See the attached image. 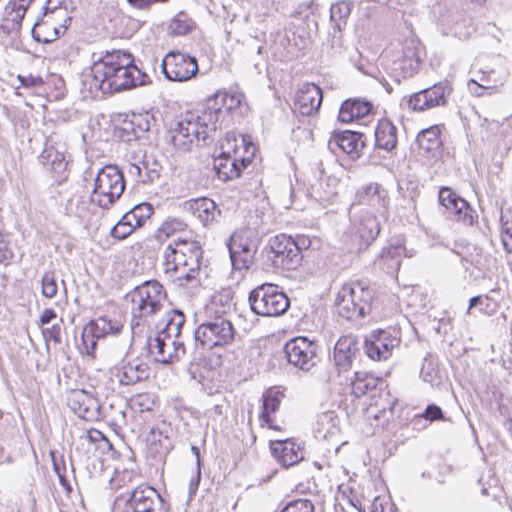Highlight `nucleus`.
I'll use <instances>...</instances> for the list:
<instances>
[{
  "label": "nucleus",
  "instance_id": "obj_1",
  "mask_svg": "<svg viewBox=\"0 0 512 512\" xmlns=\"http://www.w3.org/2000/svg\"><path fill=\"white\" fill-rule=\"evenodd\" d=\"M202 259L199 242L178 238L165 248L163 265L166 273L178 274L177 281L183 286L198 280Z\"/></svg>",
  "mask_w": 512,
  "mask_h": 512
},
{
  "label": "nucleus",
  "instance_id": "obj_2",
  "mask_svg": "<svg viewBox=\"0 0 512 512\" xmlns=\"http://www.w3.org/2000/svg\"><path fill=\"white\" fill-rule=\"evenodd\" d=\"M131 301V329L134 331L143 318L152 316L161 310L166 299L163 285L157 280H148L134 287L126 295Z\"/></svg>",
  "mask_w": 512,
  "mask_h": 512
},
{
  "label": "nucleus",
  "instance_id": "obj_3",
  "mask_svg": "<svg viewBox=\"0 0 512 512\" xmlns=\"http://www.w3.org/2000/svg\"><path fill=\"white\" fill-rule=\"evenodd\" d=\"M372 299L373 291L358 281L343 285L335 304L341 317L354 320L370 314Z\"/></svg>",
  "mask_w": 512,
  "mask_h": 512
},
{
  "label": "nucleus",
  "instance_id": "obj_4",
  "mask_svg": "<svg viewBox=\"0 0 512 512\" xmlns=\"http://www.w3.org/2000/svg\"><path fill=\"white\" fill-rule=\"evenodd\" d=\"M206 123L208 122L202 119V113L197 116L189 113L169 131V140L176 149L181 151L190 150L194 143L205 144L211 134L216 132L215 129L205 125Z\"/></svg>",
  "mask_w": 512,
  "mask_h": 512
},
{
  "label": "nucleus",
  "instance_id": "obj_5",
  "mask_svg": "<svg viewBox=\"0 0 512 512\" xmlns=\"http://www.w3.org/2000/svg\"><path fill=\"white\" fill-rule=\"evenodd\" d=\"M124 189L122 172L115 165H106L98 171L94 179L91 201L100 208L108 209L120 198Z\"/></svg>",
  "mask_w": 512,
  "mask_h": 512
},
{
  "label": "nucleus",
  "instance_id": "obj_6",
  "mask_svg": "<svg viewBox=\"0 0 512 512\" xmlns=\"http://www.w3.org/2000/svg\"><path fill=\"white\" fill-rule=\"evenodd\" d=\"M251 310L259 316L277 317L284 314L290 301L277 285L264 283L254 288L248 297Z\"/></svg>",
  "mask_w": 512,
  "mask_h": 512
},
{
  "label": "nucleus",
  "instance_id": "obj_7",
  "mask_svg": "<svg viewBox=\"0 0 512 512\" xmlns=\"http://www.w3.org/2000/svg\"><path fill=\"white\" fill-rule=\"evenodd\" d=\"M169 510V503L154 487L140 484L129 493L123 506L120 498L116 499L112 512H169Z\"/></svg>",
  "mask_w": 512,
  "mask_h": 512
},
{
  "label": "nucleus",
  "instance_id": "obj_8",
  "mask_svg": "<svg viewBox=\"0 0 512 512\" xmlns=\"http://www.w3.org/2000/svg\"><path fill=\"white\" fill-rule=\"evenodd\" d=\"M122 54L121 50L106 51L104 55L93 60L91 74L88 76L90 80H87L91 92L100 91L103 94H112L111 86L117 76V70L122 67L120 64ZM95 56L93 54V58Z\"/></svg>",
  "mask_w": 512,
  "mask_h": 512
},
{
  "label": "nucleus",
  "instance_id": "obj_9",
  "mask_svg": "<svg viewBox=\"0 0 512 512\" xmlns=\"http://www.w3.org/2000/svg\"><path fill=\"white\" fill-rule=\"evenodd\" d=\"M351 233L357 240L359 251L367 249L380 233L378 218L367 207L352 205L350 209Z\"/></svg>",
  "mask_w": 512,
  "mask_h": 512
},
{
  "label": "nucleus",
  "instance_id": "obj_10",
  "mask_svg": "<svg viewBox=\"0 0 512 512\" xmlns=\"http://www.w3.org/2000/svg\"><path fill=\"white\" fill-rule=\"evenodd\" d=\"M234 336L235 330L231 321L222 315L201 323L194 332L196 342L208 349L231 344Z\"/></svg>",
  "mask_w": 512,
  "mask_h": 512
},
{
  "label": "nucleus",
  "instance_id": "obj_11",
  "mask_svg": "<svg viewBox=\"0 0 512 512\" xmlns=\"http://www.w3.org/2000/svg\"><path fill=\"white\" fill-rule=\"evenodd\" d=\"M228 249L234 269H249L254 263L258 249V240L254 231L249 228L235 231L229 239Z\"/></svg>",
  "mask_w": 512,
  "mask_h": 512
},
{
  "label": "nucleus",
  "instance_id": "obj_12",
  "mask_svg": "<svg viewBox=\"0 0 512 512\" xmlns=\"http://www.w3.org/2000/svg\"><path fill=\"white\" fill-rule=\"evenodd\" d=\"M243 99L244 95L240 92L227 93L226 91H218L208 97L205 108L202 110V119L208 122L205 125L217 130L225 113L239 108Z\"/></svg>",
  "mask_w": 512,
  "mask_h": 512
},
{
  "label": "nucleus",
  "instance_id": "obj_13",
  "mask_svg": "<svg viewBox=\"0 0 512 512\" xmlns=\"http://www.w3.org/2000/svg\"><path fill=\"white\" fill-rule=\"evenodd\" d=\"M269 246L272 256L270 257L275 269L291 271L297 269L302 262L303 256L298 251L294 239L286 234H279L270 239Z\"/></svg>",
  "mask_w": 512,
  "mask_h": 512
},
{
  "label": "nucleus",
  "instance_id": "obj_14",
  "mask_svg": "<svg viewBox=\"0 0 512 512\" xmlns=\"http://www.w3.org/2000/svg\"><path fill=\"white\" fill-rule=\"evenodd\" d=\"M401 342L399 332L394 329H375L365 336L364 351L374 361H385Z\"/></svg>",
  "mask_w": 512,
  "mask_h": 512
},
{
  "label": "nucleus",
  "instance_id": "obj_15",
  "mask_svg": "<svg viewBox=\"0 0 512 512\" xmlns=\"http://www.w3.org/2000/svg\"><path fill=\"white\" fill-rule=\"evenodd\" d=\"M161 66L164 76L177 82L188 81L199 71L197 59L180 52H169L163 58Z\"/></svg>",
  "mask_w": 512,
  "mask_h": 512
},
{
  "label": "nucleus",
  "instance_id": "obj_16",
  "mask_svg": "<svg viewBox=\"0 0 512 512\" xmlns=\"http://www.w3.org/2000/svg\"><path fill=\"white\" fill-rule=\"evenodd\" d=\"M62 146L58 145L52 138L45 141L44 149L39 156V162L46 172L58 185L62 184L68 178V162L65 159Z\"/></svg>",
  "mask_w": 512,
  "mask_h": 512
},
{
  "label": "nucleus",
  "instance_id": "obj_17",
  "mask_svg": "<svg viewBox=\"0 0 512 512\" xmlns=\"http://www.w3.org/2000/svg\"><path fill=\"white\" fill-rule=\"evenodd\" d=\"M146 345L154 360L162 364H173L185 355L183 342L170 339L158 332L155 336L148 337Z\"/></svg>",
  "mask_w": 512,
  "mask_h": 512
},
{
  "label": "nucleus",
  "instance_id": "obj_18",
  "mask_svg": "<svg viewBox=\"0 0 512 512\" xmlns=\"http://www.w3.org/2000/svg\"><path fill=\"white\" fill-rule=\"evenodd\" d=\"M316 351L317 345L306 337H296L284 347L288 362L303 371H309L316 365Z\"/></svg>",
  "mask_w": 512,
  "mask_h": 512
},
{
  "label": "nucleus",
  "instance_id": "obj_19",
  "mask_svg": "<svg viewBox=\"0 0 512 512\" xmlns=\"http://www.w3.org/2000/svg\"><path fill=\"white\" fill-rule=\"evenodd\" d=\"M123 324L119 320L108 317H98L91 320L83 328L81 334L82 344L88 355H92L97 345V340L106 335H116L121 332Z\"/></svg>",
  "mask_w": 512,
  "mask_h": 512
},
{
  "label": "nucleus",
  "instance_id": "obj_20",
  "mask_svg": "<svg viewBox=\"0 0 512 512\" xmlns=\"http://www.w3.org/2000/svg\"><path fill=\"white\" fill-rule=\"evenodd\" d=\"M120 64L122 67L117 70V76L111 86L112 93L132 89L146 83L148 75L133 63V56L129 52L123 51Z\"/></svg>",
  "mask_w": 512,
  "mask_h": 512
},
{
  "label": "nucleus",
  "instance_id": "obj_21",
  "mask_svg": "<svg viewBox=\"0 0 512 512\" xmlns=\"http://www.w3.org/2000/svg\"><path fill=\"white\" fill-rule=\"evenodd\" d=\"M110 375L115 377L121 386H132L149 377V367L139 359L123 358L110 369Z\"/></svg>",
  "mask_w": 512,
  "mask_h": 512
},
{
  "label": "nucleus",
  "instance_id": "obj_22",
  "mask_svg": "<svg viewBox=\"0 0 512 512\" xmlns=\"http://www.w3.org/2000/svg\"><path fill=\"white\" fill-rule=\"evenodd\" d=\"M237 153V150H234V156H232L228 152H222L214 158L213 166L218 179L229 181L238 178L242 170L249 166L251 163L250 156L239 157Z\"/></svg>",
  "mask_w": 512,
  "mask_h": 512
},
{
  "label": "nucleus",
  "instance_id": "obj_23",
  "mask_svg": "<svg viewBox=\"0 0 512 512\" xmlns=\"http://www.w3.org/2000/svg\"><path fill=\"white\" fill-rule=\"evenodd\" d=\"M71 407L78 416L86 421L101 420L100 400L93 395L78 390L71 396Z\"/></svg>",
  "mask_w": 512,
  "mask_h": 512
},
{
  "label": "nucleus",
  "instance_id": "obj_24",
  "mask_svg": "<svg viewBox=\"0 0 512 512\" xmlns=\"http://www.w3.org/2000/svg\"><path fill=\"white\" fill-rule=\"evenodd\" d=\"M273 457L284 468L296 465L303 459V453L298 443L291 439L270 441Z\"/></svg>",
  "mask_w": 512,
  "mask_h": 512
},
{
  "label": "nucleus",
  "instance_id": "obj_25",
  "mask_svg": "<svg viewBox=\"0 0 512 512\" xmlns=\"http://www.w3.org/2000/svg\"><path fill=\"white\" fill-rule=\"evenodd\" d=\"M367 137L362 132L346 130L335 133L329 140V145L335 144L352 159L360 157L366 146Z\"/></svg>",
  "mask_w": 512,
  "mask_h": 512
},
{
  "label": "nucleus",
  "instance_id": "obj_26",
  "mask_svg": "<svg viewBox=\"0 0 512 512\" xmlns=\"http://www.w3.org/2000/svg\"><path fill=\"white\" fill-rule=\"evenodd\" d=\"M416 144L420 153L427 158H440L443 151V142L440 128L437 125L420 131L416 137Z\"/></svg>",
  "mask_w": 512,
  "mask_h": 512
},
{
  "label": "nucleus",
  "instance_id": "obj_27",
  "mask_svg": "<svg viewBox=\"0 0 512 512\" xmlns=\"http://www.w3.org/2000/svg\"><path fill=\"white\" fill-rule=\"evenodd\" d=\"M322 90L313 83H307L297 92L295 106L305 116L318 111L322 103Z\"/></svg>",
  "mask_w": 512,
  "mask_h": 512
},
{
  "label": "nucleus",
  "instance_id": "obj_28",
  "mask_svg": "<svg viewBox=\"0 0 512 512\" xmlns=\"http://www.w3.org/2000/svg\"><path fill=\"white\" fill-rule=\"evenodd\" d=\"M185 208L198 218L204 226L217 222L221 216V210L217 204L206 197L187 201Z\"/></svg>",
  "mask_w": 512,
  "mask_h": 512
},
{
  "label": "nucleus",
  "instance_id": "obj_29",
  "mask_svg": "<svg viewBox=\"0 0 512 512\" xmlns=\"http://www.w3.org/2000/svg\"><path fill=\"white\" fill-rule=\"evenodd\" d=\"M359 352L358 342L352 335L342 336L334 347V363L340 370L351 367L352 361Z\"/></svg>",
  "mask_w": 512,
  "mask_h": 512
},
{
  "label": "nucleus",
  "instance_id": "obj_30",
  "mask_svg": "<svg viewBox=\"0 0 512 512\" xmlns=\"http://www.w3.org/2000/svg\"><path fill=\"white\" fill-rule=\"evenodd\" d=\"M373 109V104L360 98H350L345 100L339 110L338 119L343 123L352 122L368 116Z\"/></svg>",
  "mask_w": 512,
  "mask_h": 512
},
{
  "label": "nucleus",
  "instance_id": "obj_31",
  "mask_svg": "<svg viewBox=\"0 0 512 512\" xmlns=\"http://www.w3.org/2000/svg\"><path fill=\"white\" fill-rule=\"evenodd\" d=\"M284 398V392L277 387H270L262 395L263 404L260 420L270 429L279 430L280 427L273 423L271 414L278 411L281 401Z\"/></svg>",
  "mask_w": 512,
  "mask_h": 512
},
{
  "label": "nucleus",
  "instance_id": "obj_32",
  "mask_svg": "<svg viewBox=\"0 0 512 512\" xmlns=\"http://www.w3.org/2000/svg\"><path fill=\"white\" fill-rule=\"evenodd\" d=\"M66 30V24L55 26L54 21H50L41 15L34 23L31 32L37 42L51 43L64 34Z\"/></svg>",
  "mask_w": 512,
  "mask_h": 512
},
{
  "label": "nucleus",
  "instance_id": "obj_33",
  "mask_svg": "<svg viewBox=\"0 0 512 512\" xmlns=\"http://www.w3.org/2000/svg\"><path fill=\"white\" fill-rule=\"evenodd\" d=\"M375 147L390 152L397 146V128L387 118H382L374 132Z\"/></svg>",
  "mask_w": 512,
  "mask_h": 512
},
{
  "label": "nucleus",
  "instance_id": "obj_34",
  "mask_svg": "<svg viewBox=\"0 0 512 512\" xmlns=\"http://www.w3.org/2000/svg\"><path fill=\"white\" fill-rule=\"evenodd\" d=\"M126 402L118 395L107 397L100 401L101 419L110 418L114 422H124L126 419Z\"/></svg>",
  "mask_w": 512,
  "mask_h": 512
},
{
  "label": "nucleus",
  "instance_id": "obj_35",
  "mask_svg": "<svg viewBox=\"0 0 512 512\" xmlns=\"http://www.w3.org/2000/svg\"><path fill=\"white\" fill-rule=\"evenodd\" d=\"M358 203L356 205L365 207L385 206V199L381 195L380 186L376 183H370L364 186L356 194Z\"/></svg>",
  "mask_w": 512,
  "mask_h": 512
},
{
  "label": "nucleus",
  "instance_id": "obj_36",
  "mask_svg": "<svg viewBox=\"0 0 512 512\" xmlns=\"http://www.w3.org/2000/svg\"><path fill=\"white\" fill-rule=\"evenodd\" d=\"M184 323L185 316L183 312L173 309L166 314L165 326L158 333L165 335L170 339L178 340Z\"/></svg>",
  "mask_w": 512,
  "mask_h": 512
},
{
  "label": "nucleus",
  "instance_id": "obj_37",
  "mask_svg": "<svg viewBox=\"0 0 512 512\" xmlns=\"http://www.w3.org/2000/svg\"><path fill=\"white\" fill-rule=\"evenodd\" d=\"M27 9L24 8L23 4L18 2L9 1L6 6V17L4 19L3 28L9 31H18L21 27L22 20L26 14Z\"/></svg>",
  "mask_w": 512,
  "mask_h": 512
},
{
  "label": "nucleus",
  "instance_id": "obj_38",
  "mask_svg": "<svg viewBox=\"0 0 512 512\" xmlns=\"http://www.w3.org/2000/svg\"><path fill=\"white\" fill-rule=\"evenodd\" d=\"M234 306L233 295L230 290H223L215 295L211 299L210 305L207 307V312L210 314L224 316L227 311L231 310Z\"/></svg>",
  "mask_w": 512,
  "mask_h": 512
},
{
  "label": "nucleus",
  "instance_id": "obj_39",
  "mask_svg": "<svg viewBox=\"0 0 512 512\" xmlns=\"http://www.w3.org/2000/svg\"><path fill=\"white\" fill-rule=\"evenodd\" d=\"M378 379L365 372H356L351 383L352 393L360 398L377 387Z\"/></svg>",
  "mask_w": 512,
  "mask_h": 512
},
{
  "label": "nucleus",
  "instance_id": "obj_40",
  "mask_svg": "<svg viewBox=\"0 0 512 512\" xmlns=\"http://www.w3.org/2000/svg\"><path fill=\"white\" fill-rule=\"evenodd\" d=\"M423 49L420 43L411 39L405 43L403 47V64H407L410 71L414 72L418 69L422 60Z\"/></svg>",
  "mask_w": 512,
  "mask_h": 512
},
{
  "label": "nucleus",
  "instance_id": "obj_41",
  "mask_svg": "<svg viewBox=\"0 0 512 512\" xmlns=\"http://www.w3.org/2000/svg\"><path fill=\"white\" fill-rule=\"evenodd\" d=\"M193 29V21L184 12L177 14L168 27L169 34L172 36H183Z\"/></svg>",
  "mask_w": 512,
  "mask_h": 512
},
{
  "label": "nucleus",
  "instance_id": "obj_42",
  "mask_svg": "<svg viewBox=\"0 0 512 512\" xmlns=\"http://www.w3.org/2000/svg\"><path fill=\"white\" fill-rule=\"evenodd\" d=\"M406 103L409 109L416 112L426 111L435 107L425 89L410 95Z\"/></svg>",
  "mask_w": 512,
  "mask_h": 512
},
{
  "label": "nucleus",
  "instance_id": "obj_43",
  "mask_svg": "<svg viewBox=\"0 0 512 512\" xmlns=\"http://www.w3.org/2000/svg\"><path fill=\"white\" fill-rule=\"evenodd\" d=\"M351 13V5L345 1L337 2L331 6L330 19L334 27L338 30L342 29V25H345L346 19Z\"/></svg>",
  "mask_w": 512,
  "mask_h": 512
},
{
  "label": "nucleus",
  "instance_id": "obj_44",
  "mask_svg": "<svg viewBox=\"0 0 512 512\" xmlns=\"http://www.w3.org/2000/svg\"><path fill=\"white\" fill-rule=\"evenodd\" d=\"M453 219L465 225L472 226L477 221L478 215L468 202L463 199L462 201H458V207L453 214Z\"/></svg>",
  "mask_w": 512,
  "mask_h": 512
},
{
  "label": "nucleus",
  "instance_id": "obj_45",
  "mask_svg": "<svg viewBox=\"0 0 512 512\" xmlns=\"http://www.w3.org/2000/svg\"><path fill=\"white\" fill-rule=\"evenodd\" d=\"M435 107L446 104V98L451 93V87L447 82H439L425 89Z\"/></svg>",
  "mask_w": 512,
  "mask_h": 512
},
{
  "label": "nucleus",
  "instance_id": "obj_46",
  "mask_svg": "<svg viewBox=\"0 0 512 512\" xmlns=\"http://www.w3.org/2000/svg\"><path fill=\"white\" fill-rule=\"evenodd\" d=\"M42 295L46 298H53L57 294V282L54 272L47 271L41 279Z\"/></svg>",
  "mask_w": 512,
  "mask_h": 512
},
{
  "label": "nucleus",
  "instance_id": "obj_47",
  "mask_svg": "<svg viewBox=\"0 0 512 512\" xmlns=\"http://www.w3.org/2000/svg\"><path fill=\"white\" fill-rule=\"evenodd\" d=\"M422 419L428 420L430 422L443 420L444 414L442 409L438 405L429 404L421 414L416 415L413 418V422L416 423L418 421H421Z\"/></svg>",
  "mask_w": 512,
  "mask_h": 512
},
{
  "label": "nucleus",
  "instance_id": "obj_48",
  "mask_svg": "<svg viewBox=\"0 0 512 512\" xmlns=\"http://www.w3.org/2000/svg\"><path fill=\"white\" fill-rule=\"evenodd\" d=\"M281 512H314L313 503L304 498L290 501Z\"/></svg>",
  "mask_w": 512,
  "mask_h": 512
},
{
  "label": "nucleus",
  "instance_id": "obj_49",
  "mask_svg": "<svg viewBox=\"0 0 512 512\" xmlns=\"http://www.w3.org/2000/svg\"><path fill=\"white\" fill-rule=\"evenodd\" d=\"M153 406L154 401L148 394H138L131 399V407L140 412L150 411Z\"/></svg>",
  "mask_w": 512,
  "mask_h": 512
},
{
  "label": "nucleus",
  "instance_id": "obj_50",
  "mask_svg": "<svg viewBox=\"0 0 512 512\" xmlns=\"http://www.w3.org/2000/svg\"><path fill=\"white\" fill-rule=\"evenodd\" d=\"M404 251H406V249L403 247L392 246L382 251L381 258L384 262L392 261V264H390L392 268H399L400 262L398 260V257Z\"/></svg>",
  "mask_w": 512,
  "mask_h": 512
},
{
  "label": "nucleus",
  "instance_id": "obj_51",
  "mask_svg": "<svg viewBox=\"0 0 512 512\" xmlns=\"http://www.w3.org/2000/svg\"><path fill=\"white\" fill-rule=\"evenodd\" d=\"M133 226H129L123 219H120L111 229L110 234L113 238L123 240L132 234Z\"/></svg>",
  "mask_w": 512,
  "mask_h": 512
},
{
  "label": "nucleus",
  "instance_id": "obj_52",
  "mask_svg": "<svg viewBox=\"0 0 512 512\" xmlns=\"http://www.w3.org/2000/svg\"><path fill=\"white\" fill-rule=\"evenodd\" d=\"M42 16L50 21H54L55 26L66 24L68 27L72 21L67 9L54 10L53 12H49V15L42 14Z\"/></svg>",
  "mask_w": 512,
  "mask_h": 512
},
{
  "label": "nucleus",
  "instance_id": "obj_53",
  "mask_svg": "<svg viewBox=\"0 0 512 512\" xmlns=\"http://www.w3.org/2000/svg\"><path fill=\"white\" fill-rule=\"evenodd\" d=\"M135 213V217L138 220V224L144 225L145 221L150 218L153 214L154 209L150 203H141L132 208Z\"/></svg>",
  "mask_w": 512,
  "mask_h": 512
},
{
  "label": "nucleus",
  "instance_id": "obj_54",
  "mask_svg": "<svg viewBox=\"0 0 512 512\" xmlns=\"http://www.w3.org/2000/svg\"><path fill=\"white\" fill-rule=\"evenodd\" d=\"M460 196H458L452 189L448 187H442L438 193L439 203L444 207H448L452 205L455 200H458Z\"/></svg>",
  "mask_w": 512,
  "mask_h": 512
},
{
  "label": "nucleus",
  "instance_id": "obj_55",
  "mask_svg": "<svg viewBox=\"0 0 512 512\" xmlns=\"http://www.w3.org/2000/svg\"><path fill=\"white\" fill-rule=\"evenodd\" d=\"M490 300H491V298L487 295H485V296L478 295V296H474V297L470 298L469 306L467 308L466 313L469 314L471 309L478 305L483 306L480 308V311L486 312L490 308V305H489Z\"/></svg>",
  "mask_w": 512,
  "mask_h": 512
},
{
  "label": "nucleus",
  "instance_id": "obj_56",
  "mask_svg": "<svg viewBox=\"0 0 512 512\" xmlns=\"http://www.w3.org/2000/svg\"><path fill=\"white\" fill-rule=\"evenodd\" d=\"M43 337L48 341L52 340L55 344L61 343V326L54 324L52 327L43 330Z\"/></svg>",
  "mask_w": 512,
  "mask_h": 512
},
{
  "label": "nucleus",
  "instance_id": "obj_57",
  "mask_svg": "<svg viewBox=\"0 0 512 512\" xmlns=\"http://www.w3.org/2000/svg\"><path fill=\"white\" fill-rule=\"evenodd\" d=\"M13 257V252L2 235H0V264H8Z\"/></svg>",
  "mask_w": 512,
  "mask_h": 512
},
{
  "label": "nucleus",
  "instance_id": "obj_58",
  "mask_svg": "<svg viewBox=\"0 0 512 512\" xmlns=\"http://www.w3.org/2000/svg\"><path fill=\"white\" fill-rule=\"evenodd\" d=\"M128 172H129L130 175L138 177L139 180L141 182H143V183H145L147 181H153L154 177H157V178L159 177V174L155 170H153L150 173H148L146 175L147 178L142 177L141 167L139 165H137V164H130Z\"/></svg>",
  "mask_w": 512,
  "mask_h": 512
},
{
  "label": "nucleus",
  "instance_id": "obj_59",
  "mask_svg": "<svg viewBox=\"0 0 512 512\" xmlns=\"http://www.w3.org/2000/svg\"><path fill=\"white\" fill-rule=\"evenodd\" d=\"M310 14H313V0L300 3L294 11V16L299 19L308 18Z\"/></svg>",
  "mask_w": 512,
  "mask_h": 512
},
{
  "label": "nucleus",
  "instance_id": "obj_60",
  "mask_svg": "<svg viewBox=\"0 0 512 512\" xmlns=\"http://www.w3.org/2000/svg\"><path fill=\"white\" fill-rule=\"evenodd\" d=\"M18 80L23 87H37L43 84V80L39 76L29 75H18Z\"/></svg>",
  "mask_w": 512,
  "mask_h": 512
},
{
  "label": "nucleus",
  "instance_id": "obj_61",
  "mask_svg": "<svg viewBox=\"0 0 512 512\" xmlns=\"http://www.w3.org/2000/svg\"><path fill=\"white\" fill-rule=\"evenodd\" d=\"M67 0H47L46 5L43 7L44 15H49V12L59 9H67Z\"/></svg>",
  "mask_w": 512,
  "mask_h": 512
},
{
  "label": "nucleus",
  "instance_id": "obj_62",
  "mask_svg": "<svg viewBox=\"0 0 512 512\" xmlns=\"http://www.w3.org/2000/svg\"><path fill=\"white\" fill-rule=\"evenodd\" d=\"M148 440L151 443H153V444L159 443L162 446L163 445V440L167 441L168 437L163 435V433L161 432V430L159 428H154L153 427L150 430V433H149V436H148Z\"/></svg>",
  "mask_w": 512,
  "mask_h": 512
},
{
  "label": "nucleus",
  "instance_id": "obj_63",
  "mask_svg": "<svg viewBox=\"0 0 512 512\" xmlns=\"http://www.w3.org/2000/svg\"><path fill=\"white\" fill-rule=\"evenodd\" d=\"M130 5L138 9H147L154 3H166L168 0H127Z\"/></svg>",
  "mask_w": 512,
  "mask_h": 512
},
{
  "label": "nucleus",
  "instance_id": "obj_64",
  "mask_svg": "<svg viewBox=\"0 0 512 512\" xmlns=\"http://www.w3.org/2000/svg\"><path fill=\"white\" fill-rule=\"evenodd\" d=\"M501 240L506 252H512V233H501Z\"/></svg>",
  "mask_w": 512,
  "mask_h": 512
}]
</instances>
